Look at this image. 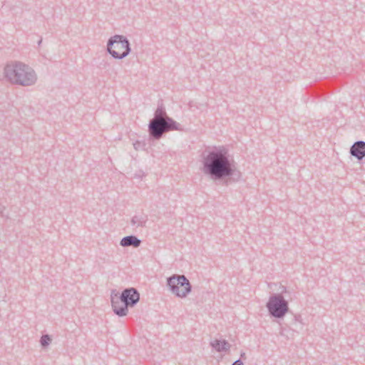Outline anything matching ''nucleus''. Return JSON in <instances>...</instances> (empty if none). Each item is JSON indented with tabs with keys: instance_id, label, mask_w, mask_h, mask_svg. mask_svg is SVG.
I'll list each match as a JSON object with an SVG mask.
<instances>
[{
	"instance_id": "f257e3e1",
	"label": "nucleus",
	"mask_w": 365,
	"mask_h": 365,
	"mask_svg": "<svg viewBox=\"0 0 365 365\" xmlns=\"http://www.w3.org/2000/svg\"><path fill=\"white\" fill-rule=\"evenodd\" d=\"M202 172L213 180L230 178L237 182L242 177L233 158L224 146L214 147L202 153Z\"/></svg>"
},
{
	"instance_id": "f03ea898",
	"label": "nucleus",
	"mask_w": 365,
	"mask_h": 365,
	"mask_svg": "<svg viewBox=\"0 0 365 365\" xmlns=\"http://www.w3.org/2000/svg\"><path fill=\"white\" fill-rule=\"evenodd\" d=\"M5 78L13 85L31 86L36 84L38 77L36 71L21 61H11L4 69Z\"/></svg>"
},
{
	"instance_id": "7ed1b4c3",
	"label": "nucleus",
	"mask_w": 365,
	"mask_h": 365,
	"mask_svg": "<svg viewBox=\"0 0 365 365\" xmlns=\"http://www.w3.org/2000/svg\"><path fill=\"white\" fill-rule=\"evenodd\" d=\"M110 299L113 312L122 317L128 314V307H133L140 301V293L134 287L125 288L120 294L114 289Z\"/></svg>"
},
{
	"instance_id": "20e7f679",
	"label": "nucleus",
	"mask_w": 365,
	"mask_h": 365,
	"mask_svg": "<svg viewBox=\"0 0 365 365\" xmlns=\"http://www.w3.org/2000/svg\"><path fill=\"white\" fill-rule=\"evenodd\" d=\"M106 51L114 58L121 60L131 52L130 43L126 36L115 34L108 38Z\"/></svg>"
},
{
	"instance_id": "39448f33",
	"label": "nucleus",
	"mask_w": 365,
	"mask_h": 365,
	"mask_svg": "<svg viewBox=\"0 0 365 365\" xmlns=\"http://www.w3.org/2000/svg\"><path fill=\"white\" fill-rule=\"evenodd\" d=\"M283 293H288L286 287L279 294H272L266 304L269 314L277 319H282L289 312V302L282 295Z\"/></svg>"
},
{
	"instance_id": "423d86ee",
	"label": "nucleus",
	"mask_w": 365,
	"mask_h": 365,
	"mask_svg": "<svg viewBox=\"0 0 365 365\" xmlns=\"http://www.w3.org/2000/svg\"><path fill=\"white\" fill-rule=\"evenodd\" d=\"M167 286L170 292L180 298L186 297L192 291V285L183 274H173L167 278Z\"/></svg>"
},
{
	"instance_id": "0eeeda50",
	"label": "nucleus",
	"mask_w": 365,
	"mask_h": 365,
	"mask_svg": "<svg viewBox=\"0 0 365 365\" xmlns=\"http://www.w3.org/2000/svg\"><path fill=\"white\" fill-rule=\"evenodd\" d=\"M158 128L160 130H152L149 133L150 136L155 140H159L162 138L163 133L164 132L173 131V130H178L182 131L183 128L182 126L174 120L172 118L168 117L162 121V123L159 125Z\"/></svg>"
},
{
	"instance_id": "6e6552de",
	"label": "nucleus",
	"mask_w": 365,
	"mask_h": 365,
	"mask_svg": "<svg viewBox=\"0 0 365 365\" xmlns=\"http://www.w3.org/2000/svg\"><path fill=\"white\" fill-rule=\"evenodd\" d=\"M168 117V115H167L165 108L163 104H158L154 113V118L149 122L148 132L150 133L152 130H160L158 128L159 125Z\"/></svg>"
},
{
	"instance_id": "1a4fd4ad",
	"label": "nucleus",
	"mask_w": 365,
	"mask_h": 365,
	"mask_svg": "<svg viewBox=\"0 0 365 365\" xmlns=\"http://www.w3.org/2000/svg\"><path fill=\"white\" fill-rule=\"evenodd\" d=\"M351 155L356 158L358 160H362L365 157V142L358 140L354 143L350 148Z\"/></svg>"
},
{
	"instance_id": "9d476101",
	"label": "nucleus",
	"mask_w": 365,
	"mask_h": 365,
	"mask_svg": "<svg viewBox=\"0 0 365 365\" xmlns=\"http://www.w3.org/2000/svg\"><path fill=\"white\" fill-rule=\"evenodd\" d=\"M141 244V240L135 235H128L123 237L120 242L122 247L133 246L135 248L138 247Z\"/></svg>"
},
{
	"instance_id": "9b49d317",
	"label": "nucleus",
	"mask_w": 365,
	"mask_h": 365,
	"mask_svg": "<svg viewBox=\"0 0 365 365\" xmlns=\"http://www.w3.org/2000/svg\"><path fill=\"white\" fill-rule=\"evenodd\" d=\"M210 346L217 352L227 351L231 346L225 339H215L210 341Z\"/></svg>"
},
{
	"instance_id": "f8f14e48",
	"label": "nucleus",
	"mask_w": 365,
	"mask_h": 365,
	"mask_svg": "<svg viewBox=\"0 0 365 365\" xmlns=\"http://www.w3.org/2000/svg\"><path fill=\"white\" fill-rule=\"evenodd\" d=\"M148 217L145 215H135L131 219V225L136 227H145Z\"/></svg>"
},
{
	"instance_id": "ddd939ff",
	"label": "nucleus",
	"mask_w": 365,
	"mask_h": 365,
	"mask_svg": "<svg viewBox=\"0 0 365 365\" xmlns=\"http://www.w3.org/2000/svg\"><path fill=\"white\" fill-rule=\"evenodd\" d=\"M51 338L48 334H43L41 337L40 344L43 348L48 346L51 343Z\"/></svg>"
},
{
	"instance_id": "4468645a",
	"label": "nucleus",
	"mask_w": 365,
	"mask_h": 365,
	"mask_svg": "<svg viewBox=\"0 0 365 365\" xmlns=\"http://www.w3.org/2000/svg\"><path fill=\"white\" fill-rule=\"evenodd\" d=\"M293 325L296 329H302L303 328V323L302 322V318L300 315H296L294 317V322Z\"/></svg>"
},
{
	"instance_id": "2eb2a0df",
	"label": "nucleus",
	"mask_w": 365,
	"mask_h": 365,
	"mask_svg": "<svg viewBox=\"0 0 365 365\" xmlns=\"http://www.w3.org/2000/svg\"><path fill=\"white\" fill-rule=\"evenodd\" d=\"M144 175V173L142 170H139L134 174V178L137 179H141Z\"/></svg>"
},
{
	"instance_id": "dca6fc26",
	"label": "nucleus",
	"mask_w": 365,
	"mask_h": 365,
	"mask_svg": "<svg viewBox=\"0 0 365 365\" xmlns=\"http://www.w3.org/2000/svg\"><path fill=\"white\" fill-rule=\"evenodd\" d=\"M133 147L135 150H138L142 147V144L140 142L136 141L135 143H133Z\"/></svg>"
},
{
	"instance_id": "f3484780",
	"label": "nucleus",
	"mask_w": 365,
	"mask_h": 365,
	"mask_svg": "<svg viewBox=\"0 0 365 365\" xmlns=\"http://www.w3.org/2000/svg\"><path fill=\"white\" fill-rule=\"evenodd\" d=\"M232 365H244L241 359H239L236 360L234 363L232 364Z\"/></svg>"
},
{
	"instance_id": "a211bd4d",
	"label": "nucleus",
	"mask_w": 365,
	"mask_h": 365,
	"mask_svg": "<svg viewBox=\"0 0 365 365\" xmlns=\"http://www.w3.org/2000/svg\"><path fill=\"white\" fill-rule=\"evenodd\" d=\"M242 358V359H246V356H245V352H242L240 354V359Z\"/></svg>"
},
{
	"instance_id": "6ab92c4d",
	"label": "nucleus",
	"mask_w": 365,
	"mask_h": 365,
	"mask_svg": "<svg viewBox=\"0 0 365 365\" xmlns=\"http://www.w3.org/2000/svg\"><path fill=\"white\" fill-rule=\"evenodd\" d=\"M41 42H42V40L41 39L38 41V44L40 45L41 43Z\"/></svg>"
}]
</instances>
